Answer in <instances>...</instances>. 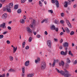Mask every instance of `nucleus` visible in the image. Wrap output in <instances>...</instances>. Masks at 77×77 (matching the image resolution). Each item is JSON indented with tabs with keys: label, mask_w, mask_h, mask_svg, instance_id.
<instances>
[{
	"label": "nucleus",
	"mask_w": 77,
	"mask_h": 77,
	"mask_svg": "<svg viewBox=\"0 0 77 77\" xmlns=\"http://www.w3.org/2000/svg\"><path fill=\"white\" fill-rule=\"evenodd\" d=\"M57 72H58V73H60L61 75H63L64 76V77H69L71 75V74L68 73V71H67L66 69H64V72L62 70H61L60 71L57 68H55Z\"/></svg>",
	"instance_id": "f257e3e1"
},
{
	"label": "nucleus",
	"mask_w": 77,
	"mask_h": 77,
	"mask_svg": "<svg viewBox=\"0 0 77 77\" xmlns=\"http://www.w3.org/2000/svg\"><path fill=\"white\" fill-rule=\"evenodd\" d=\"M46 67V63L45 61H43L41 64V69H44Z\"/></svg>",
	"instance_id": "f03ea898"
},
{
	"label": "nucleus",
	"mask_w": 77,
	"mask_h": 77,
	"mask_svg": "<svg viewBox=\"0 0 77 77\" xmlns=\"http://www.w3.org/2000/svg\"><path fill=\"white\" fill-rule=\"evenodd\" d=\"M51 2L52 3H54L55 2V4L56 5V6L57 7V8H59V3L58 2V1L57 0L56 1V0H51Z\"/></svg>",
	"instance_id": "7ed1b4c3"
},
{
	"label": "nucleus",
	"mask_w": 77,
	"mask_h": 77,
	"mask_svg": "<svg viewBox=\"0 0 77 77\" xmlns=\"http://www.w3.org/2000/svg\"><path fill=\"white\" fill-rule=\"evenodd\" d=\"M66 21L69 27H70V28H71V27H72L71 26V23H70V22H69V20H66Z\"/></svg>",
	"instance_id": "20e7f679"
},
{
	"label": "nucleus",
	"mask_w": 77,
	"mask_h": 77,
	"mask_svg": "<svg viewBox=\"0 0 77 77\" xmlns=\"http://www.w3.org/2000/svg\"><path fill=\"white\" fill-rule=\"evenodd\" d=\"M7 17L8 14H7L5 13L2 16V19H3V20H5V19H6Z\"/></svg>",
	"instance_id": "39448f33"
},
{
	"label": "nucleus",
	"mask_w": 77,
	"mask_h": 77,
	"mask_svg": "<svg viewBox=\"0 0 77 77\" xmlns=\"http://www.w3.org/2000/svg\"><path fill=\"white\" fill-rule=\"evenodd\" d=\"M47 44L49 47V48H51V42L50 40H48L47 42Z\"/></svg>",
	"instance_id": "423d86ee"
},
{
	"label": "nucleus",
	"mask_w": 77,
	"mask_h": 77,
	"mask_svg": "<svg viewBox=\"0 0 77 77\" xmlns=\"http://www.w3.org/2000/svg\"><path fill=\"white\" fill-rule=\"evenodd\" d=\"M13 6H14V4H13V3H11L9 4V6L7 5V6H8V8H12Z\"/></svg>",
	"instance_id": "0eeeda50"
},
{
	"label": "nucleus",
	"mask_w": 77,
	"mask_h": 77,
	"mask_svg": "<svg viewBox=\"0 0 77 77\" xmlns=\"http://www.w3.org/2000/svg\"><path fill=\"white\" fill-rule=\"evenodd\" d=\"M29 62H30V61L29 60H28L25 62V65L26 66H27L29 65Z\"/></svg>",
	"instance_id": "6e6552de"
},
{
	"label": "nucleus",
	"mask_w": 77,
	"mask_h": 77,
	"mask_svg": "<svg viewBox=\"0 0 77 77\" xmlns=\"http://www.w3.org/2000/svg\"><path fill=\"white\" fill-rule=\"evenodd\" d=\"M65 30L67 32V33H70V31L69 30V29L67 27L65 28Z\"/></svg>",
	"instance_id": "1a4fd4ad"
},
{
	"label": "nucleus",
	"mask_w": 77,
	"mask_h": 77,
	"mask_svg": "<svg viewBox=\"0 0 77 77\" xmlns=\"http://www.w3.org/2000/svg\"><path fill=\"white\" fill-rule=\"evenodd\" d=\"M59 65L60 66H63V65H64V62L63 61H62L60 63H59Z\"/></svg>",
	"instance_id": "9d476101"
},
{
	"label": "nucleus",
	"mask_w": 77,
	"mask_h": 77,
	"mask_svg": "<svg viewBox=\"0 0 77 77\" xmlns=\"http://www.w3.org/2000/svg\"><path fill=\"white\" fill-rule=\"evenodd\" d=\"M47 21H48V19H44L42 22L41 23H43L44 22H45V23H47Z\"/></svg>",
	"instance_id": "9b49d317"
},
{
	"label": "nucleus",
	"mask_w": 77,
	"mask_h": 77,
	"mask_svg": "<svg viewBox=\"0 0 77 77\" xmlns=\"http://www.w3.org/2000/svg\"><path fill=\"white\" fill-rule=\"evenodd\" d=\"M6 8L7 11V12H11V8H9L8 7V6H6Z\"/></svg>",
	"instance_id": "f8f14e48"
},
{
	"label": "nucleus",
	"mask_w": 77,
	"mask_h": 77,
	"mask_svg": "<svg viewBox=\"0 0 77 77\" xmlns=\"http://www.w3.org/2000/svg\"><path fill=\"white\" fill-rule=\"evenodd\" d=\"M63 46L64 47H67L68 46V44L67 42H65L63 44Z\"/></svg>",
	"instance_id": "ddd939ff"
},
{
	"label": "nucleus",
	"mask_w": 77,
	"mask_h": 77,
	"mask_svg": "<svg viewBox=\"0 0 77 77\" xmlns=\"http://www.w3.org/2000/svg\"><path fill=\"white\" fill-rule=\"evenodd\" d=\"M27 30L28 33H30V32H31V29H30L29 27H27Z\"/></svg>",
	"instance_id": "4468645a"
},
{
	"label": "nucleus",
	"mask_w": 77,
	"mask_h": 77,
	"mask_svg": "<svg viewBox=\"0 0 77 77\" xmlns=\"http://www.w3.org/2000/svg\"><path fill=\"white\" fill-rule=\"evenodd\" d=\"M55 28L56 27H55V26L54 25H52L51 27V30H54Z\"/></svg>",
	"instance_id": "2eb2a0df"
},
{
	"label": "nucleus",
	"mask_w": 77,
	"mask_h": 77,
	"mask_svg": "<svg viewBox=\"0 0 77 77\" xmlns=\"http://www.w3.org/2000/svg\"><path fill=\"white\" fill-rule=\"evenodd\" d=\"M8 72H15V70L11 68L8 71Z\"/></svg>",
	"instance_id": "dca6fc26"
},
{
	"label": "nucleus",
	"mask_w": 77,
	"mask_h": 77,
	"mask_svg": "<svg viewBox=\"0 0 77 77\" xmlns=\"http://www.w3.org/2000/svg\"><path fill=\"white\" fill-rule=\"evenodd\" d=\"M20 23H22V24H23V23H25V20H24L23 19H20Z\"/></svg>",
	"instance_id": "f3484780"
},
{
	"label": "nucleus",
	"mask_w": 77,
	"mask_h": 77,
	"mask_svg": "<svg viewBox=\"0 0 77 77\" xmlns=\"http://www.w3.org/2000/svg\"><path fill=\"white\" fill-rule=\"evenodd\" d=\"M13 53H15L16 51H17V47H16V48H15V47H13Z\"/></svg>",
	"instance_id": "a211bd4d"
},
{
	"label": "nucleus",
	"mask_w": 77,
	"mask_h": 77,
	"mask_svg": "<svg viewBox=\"0 0 77 77\" xmlns=\"http://www.w3.org/2000/svg\"><path fill=\"white\" fill-rule=\"evenodd\" d=\"M1 25L2 26V28H6V26L5 25V23H3L2 24H1Z\"/></svg>",
	"instance_id": "6ab92c4d"
},
{
	"label": "nucleus",
	"mask_w": 77,
	"mask_h": 77,
	"mask_svg": "<svg viewBox=\"0 0 77 77\" xmlns=\"http://www.w3.org/2000/svg\"><path fill=\"white\" fill-rule=\"evenodd\" d=\"M60 54L61 55H64V56H66V54H65V53L63 51H62L60 52Z\"/></svg>",
	"instance_id": "aec40b11"
},
{
	"label": "nucleus",
	"mask_w": 77,
	"mask_h": 77,
	"mask_svg": "<svg viewBox=\"0 0 77 77\" xmlns=\"http://www.w3.org/2000/svg\"><path fill=\"white\" fill-rule=\"evenodd\" d=\"M18 8V5H16L14 6V9H17Z\"/></svg>",
	"instance_id": "412c9836"
},
{
	"label": "nucleus",
	"mask_w": 77,
	"mask_h": 77,
	"mask_svg": "<svg viewBox=\"0 0 77 77\" xmlns=\"http://www.w3.org/2000/svg\"><path fill=\"white\" fill-rule=\"evenodd\" d=\"M69 54L71 56H73V54L70 51H69Z\"/></svg>",
	"instance_id": "4be33fe9"
},
{
	"label": "nucleus",
	"mask_w": 77,
	"mask_h": 77,
	"mask_svg": "<svg viewBox=\"0 0 77 77\" xmlns=\"http://www.w3.org/2000/svg\"><path fill=\"white\" fill-rule=\"evenodd\" d=\"M54 22L55 23V24H59V20H55Z\"/></svg>",
	"instance_id": "5701e85b"
},
{
	"label": "nucleus",
	"mask_w": 77,
	"mask_h": 77,
	"mask_svg": "<svg viewBox=\"0 0 77 77\" xmlns=\"http://www.w3.org/2000/svg\"><path fill=\"white\" fill-rule=\"evenodd\" d=\"M68 5H71V1L69 0L67 1V2Z\"/></svg>",
	"instance_id": "b1692460"
},
{
	"label": "nucleus",
	"mask_w": 77,
	"mask_h": 77,
	"mask_svg": "<svg viewBox=\"0 0 77 77\" xmlns=\"http://www.w3.org/2000/svg\"><path fill=\"white\" fill-rule=\"evenodd\" d=\"M55 63H56V60H54L53 61V63L52 64L53 66H54V65H55Z\"/></svg>",
	"instance_id": "393cba45"
},
{
	"label": "nucleus",
	"mask_w": 77,
	"mask_h": 77,
	"mask_svg": "<svg viewBox=\"0 0 77 77\" xmlns=\"http://www.w3.org/2000/svg\"><path fill=\"white\" fill-rule=\"evenodd\" d=\"M6 2V0H0V2L2 3H3Z\"/></svg>",
	"instance_id": "a878e982"
},
{
	"label": "nucleus",
	"mask_w": 77,
	"mask_h": 77,
	"mask_svg": "<svg viewBox=\"0 0 77 77\" xmlns=\"http://www.w3.org/2000/svg\"><path fill=\"white\" fill-rule=\"evenodd\" d=\"M17 12L18 14H20L21 12V10L20 9H19L17 11Z\"/></svg>",
	"instance_id": "bb28decb"
},
{
	"label": "nucleus",
	"mask_w": 77,
	"mask_h": 77,
	"mask_svg": "<svg viewBox=\"0 0 77 77\" xmlns=\"http://www.w3.org/2000/svg\"><path fill=\"white\" fill-rule=\"evenodd\" d=\"M25 67H23V68L22 69V71L23 73H24L25 72Z\"/></svg>",
	"instance_id": "cd10ccee"
},
{
	"label": "nucleus",
	"mask_w": 77,
	"mask_h": 77,
	"mask_svg": "<svg viewBox=\"0 0 77 77\" xmlns=\"http://www.w3.org/2000/svg\"><path fill=\"white\" fill-rule=\"evenodd\" d=\"M10 60L12 61L14 59V58H13V57H12V56H10Z\"/></svg>",
	"instance_id": "c85d7f7f"
},
{
	"label": "nucleus",
	"mask_w": 77,
	"mask_h": 77,
	"mask_svg": "<svg viewBox=\"0 0 77 77\" xmlns=\"http://www.w3.org/2000/svg\"><path fill=\"white\" fill-rule=\"evenodd\" d=\"M32 24H35V23H36V22L35 21V20H32L31 21Z\"/></svg>",
	"instance_id": "c756f323"
},
{
	"label": "nucleus",
	"mask_w": 77,
	"mask_h": 77,
	"mask_svg": "<svg viewBox=\"0 0 77 77\" xmlns=\"http://www.w3.org/2000/svg\"><path fill=\"white\" fill-rule=\"evenodd\" d=\"M28 41L29 42H30L32 41V37H30L28 40Z\"/></svg>",
	"instance_id": "7c9ffc66"
},
{
	"label": "nucleus",
	"mask_w": 77,
	"mask_h": 77,
	"mask_svg": "<svg viewBox=\"0 0 77 77\" xmlns=\"http://www.w3.org/2000/svg\"><path fill=\"white\" fill-rule=\"evenodd\" d=\"M74 34V32L73 31H71L70 33V35H73Z\"/></svg>",
	"instance_id": "2f4dec72"
},
{
	"label": "nucleus",
	"mask_w": 77,
	"mask_h": 77,
	"mask_svg": "<svg viewBox=\"0 0 77 77\" xmlns=\"http://www.w3.org/2000/svg\"><path fill=\"white\" fill-rule=\"evenodd\" d=\"M64 6H65V7H67V6H68V4L67 3V2H66L65 3V5H64Z\"/></svg>",
	"instance_id": "473e14b6"
},
{
	"label": "nucleus",
	"mask_w": 77,
	"mask_h": 77,
	"mask_svg": "<svg viewBox=\"0 0 77 77\" xmlns=\"http://www.w3.org/2000/svg\"><path fill=\"white\" fill-rule=\"evenodd\" d=\"M3 11H6V10H7V8H6H6H3Z\"/></svg>",
	"instance_id": "72a5a7b5"
},
{
	"label": "nucleus",
	"mask_w": 77,
	"mask_h": 77,
	"mask_svg": "<svg viewBox=\"0 0 77 77\" xmlns=\"http://www.w3.org/2000/svg\"><path fill=\"white\" fill-rule=\"evenodd\" d=\"M48 11H49V12H50L52 14H53V10H49Z\"/></svg>",
	"instance_id": "f704fd0d"
},
{
	"label": "nucleus",
	"mask_w": 77,
	"mask_h": 77,
	"mask_svg": "<svg viewBox=\"0 0 77 77\" xmlns=\"http://www.w3.org/2000/svg\"><path fill=\"white\" fill-rule=\"evenodd\" d=\"M54 30H55L56 32H58V28L57 27L56 28H55Z\"/></svg>",
	"instance_id": "c9c22d12"
},
{
	"label": "nucleus",
	"mask_w": 77,
	"mask_h": 77,
	"mask_svg": "<svg viewBox=\"0 0 77 77\" xmlns=\"http://www.w3.org/2000/svg\"><path fill=\"white\" fill-rule=\"evenodd\" d=\"M29 46H26V47L25 49H26V50H28V49H29Z\"/></svg>",
	"instance_id": "e433bc0d"
},
{
	"label": "nucleus",
	"mask_w": 77,
	"mask_h": 77,
	"mask_svg": "<svg viewBox=\"0 0 77 77\" xmlns=\"http://www.w3.org/2000/svg\"><path fill=\"white\" fill-rule=\"evenodd\" d=\"M3 38V35H0V39H2Z\"/></svg>",
	"instance_id": "4c0bfd02"
},
{
	"label": "nucleus",
	"mask_w": 77,
	"mask_h": 77,
	"mask_svg": "<svg viewBox=\"0 0 77 77\" xmlns=\"http://www.w3.org/2000/svg\"><path fill=\"white\" fill-rule=\"evenodd\" d=\"M63 39H62V38L60 39V43H62V42H63Z\"/></svg>",
	"instance_id": "58836bf2"
},
{
	"label": "nucleus",
	"mask_w": 77,
	"mask_h": 77,
	"mask_svg": "<svg viewBox=\"0 0 77 77\" xmlns=\"http://www.w3.org/2000/svg\"><path fill=\"white\" fill-rule=\"evenodd\" d=\"M37 38H38L41 37V35H37L36 36Z\"/></svg>",
	"instance_id": "ea45409f"
},
{
	"label": "nucleus",
	"mask_w": 77,
	"mask_h": 77,
	"mask_svg": "<svg viewBox=\"0 0 77 77\" xmlns=\"http://www.w3.org/2000/svg\"><path fill=\"white\" fill-rule=\"evenodd\" d=\"M60 23H61V24H63V23H64V21L63 20H61L60 21Z\"/></svg>",
	"instance_id": "a19ab883"
},
{
	"label": "nucleus",
	"mask_w": 77,
	"mask_h": 77,
	"mask_svg": "<svg viewBox=\"0 0 77 77\" xmlns=\"http://www.w3.org/2000/svg\"><path fill=\"white\" fill-rule=\"evenodd\" d=\"M8 30H11V27L9 26H8Z\"/></svg>",
	"instance_id": "79ce46f5"
},
{
	"label": "nucleus",
	"mask_w": 77,
	"mask_h": 77,
	"mask_svg": "<svg viewBox=\"0 0 77 77\" xmlns=\"http://www.w3.org/2000/svg\"><path fill=\"white\" fill-rule=\"evenodd\" d=\"M63 15H64V14L63 13H61V16L62 17H63Z\"/></svg>",
	"instance_id": "37998d69"
},
{
	"label": "nucleus",
	"mask_w": 77,
	"mask_h": 77,
	"mask_svg": "<svg viewBox=\"0 0 77 77\" xmlns=\"http://www.w3.org/2000/svg\"><path fill=\"white\" fill-rule=\"evenodd\" d=\"M54 40L55 41V42H57L58 41V40L56 38H54Z\"/></svg>",
	"instance_id": "c03bdc74"
},
{
	"label": "nucleus",
	"mask_w": 77,
	"mask_h": 77,
	"mask_svg": "<svg viewBox=\"0 0 77 77\" xmlns=\"http://www.w3.org/2000/svg\"><path fill=\"white\" fill-rule=\"evenodd\" d=\"M31 77H33L34 75V73L30 74Z\"/></svg>",
	"instance_id": "a18cd8bd"
},
{
	"label": "nucleus",
	"mask_w": 77,
	"mask_h": 77,
	"mask_svg": "<svg viewBox=\"0 0 77 77\" xmlns=\"http://www.w3.org/2000/svg\"><path fill=\"white\" fill-rule=\"evenodd\" d=\"M7 43L8 44H10V41L9 40H7Z\"/></svg>",
	"instance_id": "49530a36"
},
{
	"label": "nucleus",
	"mask_w": 77,
	"mask_h": 77,
	"mask_svg": "<svg viewBox=\"0 0 77 77\" xmlns=\"http://www.w3.org/2000/svg\"><path fill=\"white\" fill-rule=\"evenodd\" d=\"M1 76L2 77H5V74L4 73L3 74L1 75Z\"/></svg>",
	"instance_id": "de8ad7c7"
},
{
	"label": "nucleus",
	"mask_w": 77,
	"mask_h": 77,
	"mask_svg": "<svg viewBox=\"0 0 77 77\" xmlns=\"http://www.w3.org/2000/svg\"><path fill=\"white\" fill-rule=\"evenodd\" d=\"M38 61L37 60H35V63H38Z\"/></svg>",
	"instance_id": "09e8293b"
},
{
	"label": "nucleus",
	"mask_w": 77,
	"mask_h": 77,
	"mask_svg": "<svg viewBox=\"0 0 77 77\" xmlns=\"http://www.w3.org/2000/svg\"><path fill=\"white\" fill-rule=\"evenodd\" d=\"M21 2L22 3H24V2H25V1H24V0H21Z\"/></svg>",
	"instance_id": "8fccbe9b"
},
{
	"label": "nucleus",
	"mask_w": 77,
	"mask_h": 77,
	"mask_svg": "<svg viewBox=\"0 0 77 77\" xmlns=\"http://www.w3.org/2000/svg\"><path fill=\"white\" fill-rule=\"evenodd\" d=\"M77 7V5L76 4H75L74 5H73V7L74 8H75Z\"/></svg>",
	"instance_id": "3c124183"
},
{
	"label": "nucleus",
	"mask_w": 77,
	"mask_h": 77,
	"mask_svg": "<svg viewBox=\"0 0 77 77\" xmlns=\"http://www.w3.org/2000/svg\"><path fill=\"white\" fill-rule=\"evenodd\" d=\"M62 48H63V47H62V46H60V50H62Z\"/></svg>",
	"instance_id": "603ef678"
},
{
	"label": "nucleus",
	"mask_w": 77,
	"mask_h": 77,
	"mask_svg": "<svg viewBox=\"0 0 77 77\" xmlns=\"http://www.w3.org/2000/svg\"><path fill=\"white\" fill-rule=\"evenodd\" d=\"M8 33V32H4L3 33V34L4 35H5L6 34V33Z\"/></svg>",
	"instance_id": "864d4df0"
},
{
	"label": "nucleus",
	"mask_w": 77,
	"mask_h": 77,
	"mask_svg": "<svg viewBox=\"0 0 77 77\" xmlns=\"http://www.w3.org/2000/svg\"><path fill=\"white\" fill-rule=\"evenodd\" d=\"M30 27H33V24H31L30 25Z\"/></svg>",
	"instance_id": "5fc2aeb1"
},
{
	"label": "nucleus",
	"mask_w": 77,
	"mask_h": 77,
	"mask_svg": "<svg viewBox=\"0 0 77 77\" xmlns=\"http://www.w3.org/2000/svg\"><path fill=\"white\" fill-rule=\"evenodd\" d=\"M45 35H48V33L47 32L45 31Z\"/></svg>",
	"instance_id": "6e6d98bb"
},
{
	"label": "nucleus",
	"mask_w": 77,
	"mask_h": 77,
	"mask_svg": "<svg viewBox=\"0 0 77 77\" xmlns=\"http://www.w3.org/2000/svg\"><path fill=\"white\" fill-rule=\"evenodd\" d=\"M25 44H26V42H24L23 43H22V45H25Z\"/></svg>",
	"instance_id": "4d7b16f0"
},
{
	"label": "nucleus",
	"mask_w": 77,
	"mask_h": 77,
	"mask_svg": "<svg viewBox=\"0 0 77 77\" xmlns=\"http://www.w3.org/2000/svg\"><path fill=\"white\" fill-rule=\"evenodd\" d=\"M33 34H34V35H36V32H35V31L34 32Z\"/></svg>",
	"instance_id": "13d9d810"
},
{
	"label": "nucleus",
	"mask_w": 77,
	"mask_h": 77,
	"mask_svg": "<svg viewBox=\"0 0 77 77\" xmlns=\"http://www.w3.org/2000/svg\"><path fill=\"white\" fill-rule=\"evenodd\" d=\"M63 34V32H61L60 33V36H61V35H62Z\"/></svg>",
	"instance_id": "bf43d9fd"
},
{
	"label": "nucleus",
	"mask_w": 77,
	"mask_h": 77,
	"mask_svg": "<svg viewBox=\"0 0 77 77\" xmlns=\"http://www.w3.org/2000/svg\"><path fill=\"white\" fill-rule=\"evenodd\" d=\"M77 60H75V61L74 62V63L75 64H76L77 63Z\"/></svg>",
	"instance_id": "052dcab7"
},
{
	"label": "nucleus",
	"mask_w": 77,
	"mask_h": 77,
	"mask_svg": "<svg viewBox=\"0 0 77 77\" xmlns=\"http://www.w3.org/2000/svg\"><path fill=\"white\" fill-rule=\"evenodd\" d=\"M68 53V51L66 50L65 52L66 55V53Z\"/></svg>",
	"instance_id": "680f3d73"
},
{
	"label": "nucleus",
	"mask_w": 77,
	"mask_h": 77,
	"mask_svg": "<svg viewBox=\"0 0 77 77\" xmlns=\"http://www.w3.org/2000/svg\"><path fill=\"white\" fill-rule=\"evenodd\" d=\"M27 77H31L30 74L27 75Z\"/></svg>",
	"instance_id": "e2e57ef3"
},
{
	"label": "nucleus",
	"mask_w": 77,
	"mask_h": 77,
	"mask_svg": "<svg viewBox=\"0 0 77 77\" xmlns=\"http://www.w3.org/2000/svg\"><path fill=\"white\" fill-rule=\"evenodd\" d=\"M39 62V61H40V58H38L37 60Z\"/></svg>",
	"instance_id": "0e129e2a"
},
{
	"label": "nucleus",
	"mask_w": 77,
	"mask_h": 77,
	"mask_svg": "<svg viewBox=\"0 0 77 77\" xmlns=\"http://www.w3.org/2000/svg\"><path fill=\"white\" fill-rule=\"evenodd\" d=\"M48 51H49V52H51V50H50V49H48Z\"/></svg>",
	"instance_id": "69168bd1"
},
{
	"label": "nucleus",
	"mask_w": 77,
	"mask_h": 77,
	"mask_svg": "<svg viewBox=\"0 0 77 77\" xmlns=\"http://www.w3.org/2000/svg\"><path fill=\"white\" fill-rule=\"evenodd\" d=\"M66 68H68V65H66Z\"/></svg>",
	"instance_id": "338daca9"
},
{
	"label": "nucleus",
	"mask_w": 77,
	"mask_h": 77,
	"mask_svg": "<svg viewBox=\"0 0 77 77\" xmlns=\"http://www.w3.org/2000/svg\"><path fill=\"white\" fill-rule=\"evenodd\" d=\"M22 77H24V73H23L22 74Z\"/></svg>",
	"instance_id": "774afa93"
}]
</instances>
